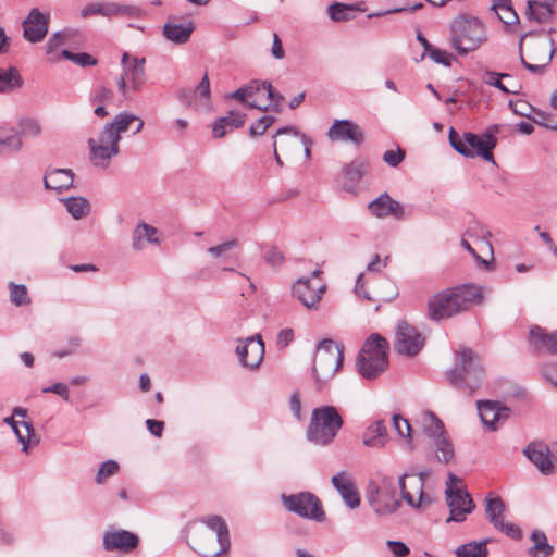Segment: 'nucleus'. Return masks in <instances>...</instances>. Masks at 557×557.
I'll return each mask as SVG.
<instances>
[{
  "mask_svg": "<svg viewBox=\"0 0 557 557\" xmlns=\"http://www.w3.org/2000/svg\"><path fill=\"white\" fill-rule=\"evenodd\" d=\"M136 119L134 113L122 111L96 137L88 139L90 162L95 166L104 170L110 165L111 159L120 153L122 134L128 131Z\"/></svg>",
  "mask_w": 557,
  "mask_h": 557,
  "instance_id": "obj_1",
  "label": "nucleus"
},
{
  "mask_svg": "<svg viewBox=\"0 0 557 557\" xmlns=\"http://www.w3.org/2000/svg\"><path fill=\"white\" fill-rule=\"evenodd\" d=\"M445 377L459 393L473 396L484 382V368L480 356L469 347H460L456 351V362L446 371Z\"/></svg>",
  "mask_w": 557,
  "mask_h": 557,
  "instance_id": "obj_2",
  "label": "nucleus"
},
{
  "mask_svg": "<svg viewBox=\"0 0 557 557\" xmlns=\"http://www.w3.org/2000/svg\"><path fill=\"white\" fill-rule=\"evenodd\" d=\"M482 300L480 287L463 284L448 288L434 295L428 302V315L431 320L440 321L451 318L468 310L472 305Z\"/></svg>",
  "mask_w": 557,
  "mask_h": 557,
  "instance_id": "obj_3",
  "label": "nucleus"
},
{
  "mask_svg": "<svg viewBox=\"0 0 557 557\" xmlns=\"http://www.w3.org/2000/svg\"><path fill=\"white\" fill-rule=\"evenodd\" d=\"M502 125H490L482 135L466 132L460 137L451 127L449 129V143L451 147L466 158L481 157L483 160L495 164L493 150L497 145V134L500 132Z\"/></svg>",
  "mask_w": 557,
  "mask_h": 557,
  "instance_id": "obj_4",
  "label": "nucleus"
},
{
  "mask_svg": "<svg viewBox=\"0 0 557 557\" xmlns=\"http://www.w3.org/2000/svg\"><path fill=\"white\" fill-rule=\"evenodd\" d=\"M487 40L483 22L471 14L460 13L450 24V45L460 55L478 50Z\"/></svg>",
  "mask_w": 557,
  "mask_h": 557,
  "instance_id": "obj_5",
  "label": "nucleus"
},
{
  "mask_svg": "<svg viewBox=\"0 0 557 557\" xmlns=\"http://www.w3.org/2000/svg\"><path fill=\"white\" fill-rule=\"evenodd\" d=\"M344 360V346L333 339H322L317 345L313 359L312 374L318 389H322L336 372L342 368Z\"/></svg>",
  "mask_w": 557,
  "mask_h": 557,
  "instance_id": "obj_6",
  "label": "nucleus"
},
{
  "mask_svg": "<svg viewBox=\"0 0 557 557\" xmlns=\"http://www.w3.org/2000/svg\"><path fill=\"white\" fill-rule=\"evenodd\" d=\"M211 531L216 533V537L212 533L201 531L193 537L194 549L203 557H219L230 549L231 541L228 528L225 520L216 515L208 516L201 520Z\"/></svg>",
  "mask_w": 557,
  "mask_h": 557,
  "instance_id": "obj_7",
  "label": "nucleus"
},
{
  "mask_svg": "<svg viewBox=\"0 0 557 557\" xmlns=\"http://www.w3.org/2000/svg\"><path fill=\"white\" fill-rule=\"evenodd\" d=\"M388 342L380 334H372L363 344L356 361L360 375L367 380L379 376L387 367Z\"/></svg>",
  "mask_w": 557,
  "mask_h": 557,
  "instance_id": "obj_8",
  "label": "nucleus"
},
{
  "mask_svg": "<svg viewBox=\"0 0 557 557\" xmlns=\"http://www.w3.org/2000/svg\"><path fill=\"white\" fill-rule=\"evenodd\" d=\"M343 419L333 406L315 408L307 430V438L314 445L326 446L343 426Z\"/></svg>",
  "mask_w": 557,
  "mask_h": 557,
  "instance_id": "obj_9",
  "label": "nucleus"
},
{
  "mask_svg": "<svg viewBox=\"0 0 557 557\" xmlns=\"http://www.w3.org/2000/svg\"><path fill=\"white\" fill-rule=\"evenodd\" d=\"M367 500L373 511L381 517L398 511L401 502L396 497L393 478L382 476L377 482H371L367 490Z\"/></svg>",
  "mask_w": 557,
  "mask_h": 557,
  "instance_id": "obj_10",
  "label": "nucleus"
},
{
  "mask_svg": "<svg viewBox=\"0 0 557 557\" xmlns=\"http://www.w3.org/2000/svg\"><path fill=\"white\" fill-rule=\"evenodd\" d=\"M281 499L283 506L288 511L294 512L301 518L319 522L323 521L325 518L320 499L309 492H301L292 495L282 494Z\"/></svg>",
  "mask_w": 557,
  "mask_h": 557,
  "instance_id": "obj_11",
  "label": "nucleus"
},
{
  "mask_svg": "<svg viewBox=\"0 0 557 557\" xmlns=\"http://www.w3.org/2000/svg\"><path fill=\"white\" fill-rule=\"evenodd\" d=\"M429 472L422 471L418 474L405 472L398 479L401 498L412 508L420 509L431 504V498L424 495L423 486Z\"/></svg>",
  "mask_w": 557,
  "mask_h": 557,
  "instance_id": "obj_12",
  "label": "nucleus"
},
{
  "mask_svg": "<svg viewBox=\"0 0 557 557\" xmlns=\"http://www.w3.org/2000/svg\"><path fill=\"white\" fill-rule=\"evenodd\" d=\"M532 33L524 34L520 38L519 41V55L521 64L529 70L530 72L534 74H541L544 72L545 67L550 63L555 52L557 51V47L554 44L553 38H549L548 40L545 39H535L530 45V53L531 59L536 62L535 64L529 63L525 61L523 53H522V45L523 40L531 36Z\"/></svg>",
  "mask_w": 557,
  "mask_h": 557,
  "instance_id": "obj_13",
  "label": "nucleus"
},
{
  "mask_svg": "<svg viewBox=\"0 0 557 557\" xmlns=\"http://www.w3.org/2000/svg\"><path fill=\"white\" fill-rule=\"evenodd\" d=\"M424 336L411 324L399 321L396 330L395 350L406 357H414L424 347Z\"/></svg>",
  "mask_w": 557,
  "mask_h": 557,
  "instance_id": "obj_14",
  "label": "nucleus"
},
{
  "mask_svg": "<svg viewBox=\"0 0 557 557\" xmlns=\"http://www.w3.org/2000/svg\"><path fill=\"white\" fill-rule=\"evenodd\" d=\"M236 355L240 364L247 369H257L264 357V343L260 335L249 336L239 339L236 347Z\"/></svg>",
  "mask_w": 557,
  "mask_h": 557,
  "instance_id": "obj_15",
  "label": "nucleus"
},
{
  "mask_svg": "<svg viewBox=\"0 0 557 557\" xmlns=\"http://www.w3.org/2000/svg\"><path fill=\"white\" fill-rule=\"evenodd\" d=\"M445 494L447 506L450 511L446 522L465 521L467 515L471 513L474 509V504L470 494L465 490H451V487L445 488Z\"/></svg>",
  "mask_w": 557,
  "mask_h": 557,
  "instance_id": "obj_16",
  "label": "nucleus"
},
{
  "mask_svg": "<svg viewBox=\"0 0 557 557\" xmlns=\"http://www.w3.org/2000/svg\"><path fill=\"white\" fill-rule=\"evenodd\" d=\"M177 99L185 106L195 110H208L211 98L210 82L207 74L202 76L198 85L194 88H181L176 92Z\"/></svg>",
  "mask_w": 557,
  "mask_h": 557,
  "instance_id": "obj_17",
  "label": "nucleus"
},
{
  "mask_svg": "<svg viewBox=\"0 0 557 557\" xmlns=\"http://www.w3.org/2000/svg\"><path fill=\"white\" fill-rule=\"evenodd\" d=\"M524 456L545 475L556 472V459L553 457L547 444L531 442L523 449Z\"/></svg>",
  "mask_w": 557,
  "mask_h": 557,
  "instance_id": "obj_18",
  "label": "nucleus"
},
{
  "mask_svg": "<svg viewBox=\"0 0 557 557\" xmlns=\"http://www.w3.org/2000/svg\"><path fill=\"white\" fill-rule=\"evenodd\" d=\"M292 292L307 309H317L325 292V285L321 282H311V278H298Z\"/></svg>",
  "mask_w": 557,
  "mask_h": 557,
  "instance_id": "obj_19",
  "label": "nucleus"
},
{
  "mask_svg": "<svg viewBox=\"0 0 557 557\" xmlns=\"http://www.w3.org/2000/svg\"><path fill=\"white\" fill-rule=\"evenodd\" d=\"M49 14H44L39 9L34 8L23 21V37L29 42L41 41L49 28Z\"/></svg>",
  "mask_w": 557,
  "mask_h": 557,
  "instance_id": "obj_20",
  "label": "nucleus"
},
{
  "mask_svg": "<svg viewBox=\"0 0 557 557\" xmlns=\"http://www.w3.org/2000/svg\"><path fill=\"white\" fill-rule=\"evenodd\" d=\"M326 135L331 141H350L357 146L364 141L362 128L351 120H335Z\"/></svg>",
  "mask_w": 557,
  "mask_h": 557,
  "instance_id": "obj_21",
  "label": "nucleus"
},
{
  "mask_svg": "<svg viewBox=\"0 0 557 557\" xmlns=\"http://www.w3.org/2000/svg\"><path fill=\"white\" fill-rule=\"evenodd\" d=\"M138 543V536L127 530H109L103 534V548L108 552L128 553L136 548Z\"/></svg>",
  "mask_w": 557,
  "mask_h": 557,
  "instance_id": "obj_22",
  "label": "nucleus"
},
{
  "mask_svg": "<svg viewBox=\"0 0 557 557\" xmlns=\"http://www.w3.org/2000/svg\"><path fill=\"white\" fill-rule=\"evenodd\" d=\"M145 62V58H129L127 52H124L122 55L123 73L126 76L133 92L141 90L147 81Z\"/></svg>",
  "mask_w": 557,
  "mask_h": 557,
  "instance_id": "obj_23",
  "label": "nucleus"
},
{
  "mask_svg": "<svg viewBox=\"0 0 557 557\" xmlns=\"http://www.w3.org/2000/svg\"><path fill=\"white\" fill-rule=\"evenodd\" d=\"M476 408L482 423L491 431L497 430V422L506 420L510 413L509 408L492 400H479Z\"/></svg>",
  "mask_w": 557,
  "mask_h": 557,
  "instance_id": "obj_24",
  "label": "nucleus"
},
{
  "mask_svg": "<svg viewBox=\"0 0 557 557\" xmlns=\"http://www.w3.org/2000/svg\"><path fill=\"white\" fill-rule=\"evenodd\" d=\"M528 343L533 351L557 354V331L547 333L545 329L534 325L530 329Z\"/></svg>",
  "mask_w": 557,
  "mask_h": 557,
  "instance_id": "obj_25",
  "label": "nucleus"
},
{
  "mask_svg": "<svg viewBox=\"0 0 557 557\" xmlns=\"http://www.w3.org/2000/svg\"><path fill=\"white\" fill-rule=\"evenodd\" d=\"M332 485L342 496L346 506L350 509H356L360 505L359 494L352 483V481L348 478L345 472H338L331 479Z\"/></svg>",
  "mask_w": 557,
  "mask_h": 557,
  "instance_id": "obj_26",
  "label": "nucleus"
},
{
  "mask_svg": "<svg viewBox=\"0 0 557 557\" xmlns=\"http://www.w3.org/2000/svg\"><path fill=\"white\" fill-rule=\"evenodd\" d=\"M371 213L376 218H385L388 215H394L396 218H401L404 214V209L401 205L394 200L387 193L380 195L377 198L372 200L368 205Z\"/></svg>",
  "mask_w": 557,
  "mask_h": 557,
  "instance_id": "obj_27",
  "label": "nucleus"
},
{
  "mask_svg": "<svg viewBox=\"0 0 557 557\" xmlns=\"http://www.w3.org/2000/svg\"><path fill=\"white\" fill-rule=\"evenodd\" d=\"M159 230L150 224L140 222L133 231L132 248L135 251L144 250L148 245H159Z\"/></svg>",
  "mask_w": 557,
  "mask_h": 557,
  "instance_id": "obj_28",
  "label": "nucleus"
},
{
  "mask_svg": "<svg viewBox=\"0 0 557 557\" xmlns=\"http://www.w3.org/2000/svg\"><path fill=\"white\" fill-rule=\"evenodd\" d=\"M74 174L69 169L48 170L44 177V186L46 189L63 191L73 186Z\"/></svg>",
  "mask_w": 557,
  "mask_h": 557,
  "instance_id": "obj_29",
  "label": "nucleus"
},
{
  "mask_svg": "<svg viewBox=\"0 0 557 557\" xmlns=\"http://www.w3.org/2000/svg\"><path fill=\"white\" fill-rule=\"evenodd\" d=\"M246 114L231 110L225 116L218 119L212 125V133L215 138L223 137L227 132L244 126Z\"/></svg>",
  "mask_w": 557,
  "mask_h": 557,
  "instance_id": "obj_30",
  "label": "nucleus"
},
{
  "mask_svg": "<svg viewBox=\"0 0 557 557\" xmlns=\"http://www.w3.org/2000/svg\"><path fill=\"white\" fill-rule=\"evenodd\" d=\"M194 28L195 26L191 21L186 23L169 21L163 26V35L168 40L181 45L188 41L194 32Z\"/></svg>",
  "mask_w": 557,
  "mask_h": 557,
  "instance_id": "obj_31",
  "label": "nucleus"
},
{
  "mask_svg": "<svg viewBox=\"0 0 557 557\" xmlns=\"http://www.w3.org/2000/svg\"><path fill=\"white\" fill-rule=\"evenodd\" d=\"M369 163L366 160L356 159L347 164L344 169V188L345 190L352 191L362 176L367 173Z\"/></svg>",
  "mask_w": 557,
  "mask_h": 557,
  "instance_id": "obj_32",
  "label": "nucleus"
},
{
  "mask_svg": "<svg viewBox=\"0 0 557 557\" xmlns=\"http://www.w3.org/2000/svg\"><path fill=\"white\" fill-rule=\"evenodd\" d=\"M429 448L440 463L447 465L455 457V449L449 435L430 441Z\"/></svg>",
  "mask_w": 557,
  "mask_h": 557,
  "instance_id": "obj_33",
  "label": "nucleus"
},
{
  "mask_svg": "<svg viewBox=\"0 0 557 557\" xmlns=\"http://www.w3.org/2000/svg\"><path fill=\"white\" fill-rule=\"evenodd\" d=\"M387 430L383 420H376L364 431L362 442L368 447L380 448L386 444Z\"/></svg>",
  "mask_w": 557,
  "mask_h": 557,
  "instance_id": "obj_34",
  "label": "nucleus"
},
{
  "mask_svg": "<svg viewBox=\"0 0 557 557\" xmlns=\"http://www.w3.org/2000/svg\"><path fill=\"white\" fill-rule=\"evenodd\" d=\"M3 422L10 428H12L13 432L15 433L18 442L22 444V451L27 453L28 446L30 444H37L39 442V438L36 437L35 431L29 422L23 421L21 424L25 429V433H23L18 425L20 423L14 420V417H7L3 419Z\"/></svg>",
  "mask_w": 557,
  "mask_h": 557,
  "instance_id": "obj_35",
  "label": "nucleus"
},
{
  "mask_svg": "<svg viewBox=\"0 0 557 557\" xmlns=\"http://www.w3.org/2000/svg\"><path fill=\"white\" fill-rule=\"evenodd\" d=\"M421 425L423 434L430 441L448 435L442 420L432 411H424L422 413Z\"/></svg>",
  "mask_w": 557,
  "mask_h": 557,
  "instance_id": "obj_36",
  "label": "nucleus"
},
{
  "mask_svg": "<svg viewBox=\"0 0 557 557\" xmlns=\"http://www.w3.org/2000/svg\"><path fill=\"white\" fill-rule=\"evenodd\" d=\"M554 10L547 2L529 0L527 15L528 18L537 23H547L552 20Z\"/></svg>",
  "mask_w": 557,
  "mask_h": 557,
  "instance_id": "obj_37",
  "label": "nucleus"
},
{
  "mask_svg": "<svg viewBox=\"0 0 557 557\" xmlns=\"http://www.w3.org/2000/svg\"><path fill=\"white\" fill-rule=\"evenodd\" d=\"M23 86V79L16 67L10 66L9 69L0 67V94L11 92L20 89Z\"/></svg>",
  "mask_w": 557,
  "mask_h": 557,
  "instance_id": "obj_38",
  "label": "nucleus"
},
{
  "mask_svg": "<svg viewBox=\"0 0 557 557\" xmlns=\"http://www.w3.org/2000/svg\"><path fill=\"white\" fill-rule=\"evenodd\" d=\"M22 148L18 133L11 127H0V152H15Z\"/></svg>",
  "mask_w": 557,
  "mask_h": 557,
  "instance_id": "obj_39",
  "label": "nucleus"
},
{
  "mask_svg": "<svg viewBox=\"0 0 557 557\" xmlns=\"http://www.w3.org/2000/svg\"><path fill=\"white\" fill-rule=\"evenodd\" d=\"M492 10L506 25H513L519 21L518 14L511 7V0H493Z\"/></svg>",
  "mask_w": 557,
  "mask_h": 557,
  "instance_id": "obj_40",
  "label": "nucleus"
},
{
  "mask_svg": "<svg viewBox=\"0 0 557 557\" xmlns=\"http://www.w3.org/2000/svg\"><path fill=\"white\" fill-rule=\"evenodd\" d=\"M487 543L488 540L469 542L458 546L455 554L457 557H487Z\"/></svg>",
  "mask_w": 557,
  "mask_h": 557,
  "instance_id": "obj_41",
  "label": "nucleus"
},
{
  "mask_svg": "<svg viewBox=\"0 0 557 557\" xmlns=\"http://www.w3.org/2000/svg\"><path fill=\"white\" fill-rule=\"evenodd\" d=\"M506 510L505 503L499 496H487L485 498V511L488 521L495 525L499 521L504 520L503 516Z\"/></svg>",
  "mask_w": 557,
  "mask_h": 557,
  "instance_id": "obj_42",
  "label": "nucleus"
},
{
  "mask_svg": "<svg viewBox=\"0 0 557 557\" xmlns=\"http://www.w3.org/2000/svg\"><path fill=\"white\" fill-rule=\"evenodd\" d=\"M115 2H94L88 3L81 10L83 18L91 15H101L103 17H114Z\"/></svg>",
  "mask_w": 557,
  "mask_h": 557,
  "instance_id": "obj_43",
  "label": "nucleus"
},
{
  "mask_svg": "<svg viewBox=\"0 0 557 557\" xmlns=\"http://www.w3.org/2000/svg\"><path fill=\"white\" fill-rule=\"evenodd\" d=\"M531 540L533 542V546L529 549L531 556L535 557L537 554L543 553L544 557H547L553 554L554 548L549 545L547 536L543 531L534 530L531 533Z\"/></svg>",
  "mask_w": 557,
  "mask_h": 557,
  "instance_id": "obj_44",
  "label": "nucleus"
},
{
  "mask_svg": "<svg viewBox=\"0 0 557 557\" xmlns=\"http://www.w3.org/2000/svg\"><path fill=\"white\" fill-rule=\"evenodd\" d=\"M61 58L72 61L79 66H91L97 64V59L86 52L74 53L69 50H62L60 55L50 57L49 61L52 63L58 62Z\"/></svg>",
  "mask_w": 557,
  "mask_h": 557,
  "instance_id": "obj_45",
  "label": "nucleus"
},
{
  "mask_svg": "<svg viewBox=\"0 0 557 557\" xmlns=\"http://www.w3.org/2000/svg\"><path fill=\"white\" fill-rule=\"evenodd\" d=\"M67 212L75 219L84 218L90 209L88 200L84 197H69L63 200Z\"/></svg>",
  "mask_w": 557,
  "mask_h": 557,
  "instance_id": "obj_46",
  "label": "nucleus"
},
{
  "mask_svg": "<svg viewBox=\"0 0 557 557\" xmlns=\"http://www.w3.org/2000/svg\"><path fill=\"white\" fill-rule=\"evenodd\" d=\"M327 13L330 18L334 22H346L355 18L356 7L334 2L329 7Z\"/></svg>",
  "mask_w": 557,
  "mask_h": 557,
  "instance_id": "obj_47",
  "label": "nucleus"
},
{
  "mask_svg": "<svg viewBox=\"0 0 557 557\" xmlns=\"http://www.w3.org/2000/svg\"><path fill=\"white\" fill-rule=\"evenodd\" d=\"M465 235L469 238L478 239L480 244L485 246L491 253L493 252L492 244L488 240L492 234L485 225L474 222L469 225Z\"/></svg>",
  "mask_w": 557,
  "mask_h": 557,
  "instance_id": "obj_48",
  "label": "nucleus"
},
{
  "mask_svg": "<svg viewBox=\"0 0 557 557\" xmlns=\"http://www.w3.org/2000/svg\"><path fill=\"white\" fill-rule=\"evenodd\" d=\"M10 301L16 307L27 306L30 304L27 287L24 284L9 282Z\"/></svg>",
  "mask_w": 557,
  "mask_h": 557,
  "instance_id": "obj_49",
  "label": "nucleus"
},
{
  "mask_svg": "<svg viewBox=\"0 0 557 557\" xmlns=\"http://www.w3.org/2000/svg\"><path fill=\"white\" fill-rule=\"evenodd\" d=\"M511 75L507 73H497L493 71H486L483 77V82L490 86H493L504 94H518V89H510L502 83V78H510Z\"/></svg>",
  "mask_w": 557,
  "mask_h": 557,
  "instance_id": "obj_50",
  "label": "nucleus"
},
{
  "mask_svg": "<svg viewBox=\"0 0 557 557\" xmlns=\"http://www.w3.org/2000/svg\"><path fill=\"white\" fill-rule=\"evenodd\" d=\"M117 471H119V463L115 460L110 459V460L102 462L99 466L98 472L96 474V483L97 484L104 483V481L108 478L116 474Z\"/></svg>",
  "mask_w": 557,
  "mask_h": 557,
  "instance_id": "obj_51",
  "label": "nucleus"
},
{
  "mask_svg": "<svg viewBox=\"0 0 557 557\" xmlns=\"http://www.w3.org/2000/svg\"><path fill=\"white\" fill-rule=\"evenodd\" d=\"M421 8H423L422 2H413V3L405 5V7H398V8H393V9H388L385 11L370 13V14H368V18L381 17V16H385L388 14L401 13V12L412 13L417 10H420Z\"/></svg>",
  "mask_w": 557,
  "mask_h": 557,
  "instance_id": "obj_52",
  "label": "nucleus"
},
{
  "mask_svg": "<svg viewBox=\"0 0 557 557\" xmlns=\"http://www.w3.org/2000/svg\"><path fill=\"white\" fill-rule=\"evenodd\" d=\"M113 99V91L107 87L98 86L90 94V101L92 103H108Z\"/></svg>",
  "mask_w": 557,
  "mask_h": 557,
  "instance_id": "obj_53",
  "label": "nucleus"
},
{
  "mask_svg": "<svg viewBox=\"0 0 557 557\" xmlns=\"http://www.w3.org/2000/svg\"><path fill=\"white\" fill-rule=\"evenodd\" d=\"M393 425L399 436L411 438V426L407 419L403 418L400 414H394Z\"/></svg>",
  "mask_w": 557,
  "mask_h": 557,
  "instance_id": "obj_54",
  "label": "nucleus"
},
{
  "mask_svg": "<svg viewBox=\"0 0 557 557\" xmlns=\"http://www.w3.org/2000/svg\"><path fill=\"white\" fill-rule=\"evenodd\" d=\"M263 258H264V261L272 268H278L285 261V257H284L283 252L277 247H274V246L270 247L264 252Z\"/></svg>",
  "mask_w": 557,
  "mask_h": 557,
  "instance_id": "obj_55",
  "label": "nucleus"
},
{
  "mask_svg": "<svg viewBox=\"0 0 557 557\" xmlns=\"http://www.w3.org/2000/svg\"><path fill=\"white\" fill-rule=\"evenodd\" d=\"M66 42V38H65V34L62 33V32H57L54 34H52L48 41L46 42V53L51 55V57H54V52L57 51V49L64 45ZM58 54H55L57 57Z\"/></svg>",
  "mask_w": 557,
  "mask_h": 557,
  "instance_id": "obj_56",
  "label": "nucleus"
},
{
  "mask_svg": "<svg viewBox=\"0 0 557 557\" xmlns=\"http://www.w3.org/2000/svg\"><path fill=\"white\" fill-rule=\"evenodd\" d=\"M433 62L449 67L451 65L453 55L445 50L433 47L428 54Z\"/></svg>",
  "mask_w": 557,
  "mask_h": 557,
  "instance_id": "obj_57",
  "label": "nucleus"
},
{
  "mask_svg": "<svg viewBox=\"0 0 557 557\" xmlns=\"http://www.w3.org/2000/svg\"><path fill=\"white\" fill-rule=\"evenodd\" d=\"M274 122L275 117L263 115L250 126L249 133L251 136L262 135Z\"/></svg>",
  "mask_w": 557,
  "mask_h": 557,
  "instance_id": "obj_58",
  "label": "nucleus"
},
{
  "mask_svg": "<svg viewBox=\"0 0 557 557\" xmlns=\"http://www.w3.org/2000/svg\"><path fill=\"white\" fill-rule=\"evenodd\" d=\"M143 14V10L136 5H124L115 2L114 17L126 16L137 18Z\"/></svg>",
  "mask_w": 557,
  "mask_h": 557,
  "instance_id": "obj_59",
  "label": "nucleus"
},
{
  "mask_svg": "<svg viewBox=\"0 0 557 557\" xmlns=\"http://www.w3.org/2000/svg\"><path fill=\"white\" fill-rule=\"evenodd\" d=\"M495 529L505 533L507 536L519 540L521 537V530L518 525L509 522H504V520L499 521L494 525Z\"/></svg>",
  "mask_w": 557,
  "mask_h": 557,
  "instance_id": "obj_60",
  "label": "nucleus"
},
{
  "mask_svg": "<svg viewBox=\"0 0 557 557\" xmlns=\"http://www.w3.org/2000/svg\"><path fill=\"white\" fill-rule=\"evenodd\" d=\"M404 159L405 151L400 148H397V150H386L383 154V161L393 168H396Z\"/></svg>",
  "mask_w": 557,
  "mask_h": 557,
  "instance_id": "obj_61",
  "label": "nucleus"
},
{
  "mask_svg": "<svg viewBox=\"0 0 557 557\" xmlns=\"http://www.w3.org/2000/svg\"><path fill=\"white\" fill-rule=\"evenodd\" d=\"M386 546L394 557H407L410 554V548L401 541L388 540Z\"/></svg>",
  "mask_w": 557,
  "mask_h": 557,
  "instance_id": "obj_62",
  "label": "nucleus"
},
{
  "mask_svg": "<svg viewBox=\"0 0 557 557\" xmlns=\"http://www.w3.org/2000/svg\"><path fill=\"white\" fill-rule=\"evenodd\" d=\"M117 89L124 100H131L133 98V90L124 73H122L116 79Z\"/></svg>",
  "mask_w": 557,
  "mask_h": 557,
  "instance_id": "obj_63",
  "label": "nucleus"
},
{
  "mask_svg": "<svg viewBox=\"0 0 557 557\" xmlns=\"http://www.w3.org/2000/svg\"><path fill=\"white\" fill-rule=\"evenodd\" d=\"M509 106L511 107L515 114L520 116H525L530 119L531 112L534 110L532 106L523 100H518L516 102L510 101Z\"/></svg>",
  "mask_w": 557,
  "mask_h": 557,
  "instance_id": "obj_64",
  "label": "nucleus"
}]
</instances>
